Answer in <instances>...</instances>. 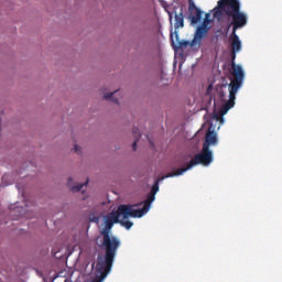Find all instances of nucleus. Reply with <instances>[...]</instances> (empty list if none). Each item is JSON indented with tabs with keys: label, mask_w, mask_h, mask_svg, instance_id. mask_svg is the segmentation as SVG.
I'll use <instances>...</instances> for the list:
<instances>
[{
	"label": "nucleus",
	"mask_w": 282,
	"mask_h": 282,
	"mask_svg": "<svg viewBox=\"0 0 282 282\" xmlns=\"http://www.w3.org/2000/svg\"><path fill=\"white\" fill-rule=\"evenodd\" d=\"M139 215L140 214L133 209V206L120 205L117 210H112L104 216V228L100 231L102 239L97 242L98 247L101 250H105L104 258L99 257L97 259V268L101 272L102 279L111 272V268H113V260L116 259V254L120 248V240L111 236V228H113V224H120V217H123V219H128L129 217L140 218L141 216Z\"/></svg>",
	"instance_id": "nucleus-1"
},
{
	"label": "nucleus",
	"mask_w": 282,
	"mask_h": 282,
	"mask_svg": "<svg viewBox=\"0 0 282 282\" xmlns=\"http://www.w3.org/2000/svg\"><path fill=\"white\" fill-rule=\"evenodd\" d=\"M229 41H231V76L234 78L228 85L229 99L223 106V115L228 113V111L235 107V100H237V91L241 89V85H243V79L246 78L243 67L235 63V58H237V52H241V40H239V35H237V31L231 32Z\"/></svg>",
	"instance_id": "nucleus-2"
},
{
	"label": "nucleus",
	"mask_w": 282,
	"mask_h": 282,
	"mask_svg": "<svg viewBox=\"0 0 282 282\" xmlns=\"http://www.w3.org/2000/svg\"><path fill=\"white\" fill-rule=\"evenodd\" d=\"M213 12L214 19L218 21L224 14L231 19L228 28L232 25V32H237L248 25V14L241 12V3H239V0H219Z\"/></svg>",
	"instance_id": "nucleus-3"
},
{
	"label": "nucleus",
	"mask_w": 282,
	"mask_h": 282,
	"mask_svg": "<svg viewBox=\"0 0 282 282\" xmlns=\"http://www.w3.org/2000/svg\"><path fill=\"white\" fill-rule=\"evenodd\" d=\"M198 164H202V166H210L213 164V151H210V148L203 147L200 153H197L187 164L186 167H181L176 170V172H170L166 174V177H175L178 175H184L186 171H191L193 166H197Z\"/></svg>",
	"instance_id": "nucleus-4"
},
{
	"label": "nucleus",
	"mask_w": 282,
	"mask_h": 282,
	"mask_svg": "<svg viewBox=\"0 0 282 282\" xmlns=\"http://www.w3.org/2000/svg\"><path fill=\"white\" fill-rule=\"evenodd\" d=\"M169 177H173V176H169ZM166 178H167V176L165 175L154 182L150 194H148L147 199L143 202V208L135 209V212L139 214V217H144V215H147L149 213V210L151 208V204H153V202H155V195H158V192L160 191V182H162V180H166Z\"/></svg>",
	"instance_id": "nucleus-5"
},
{
	"label": "nucleus",
	"mask_w": 282,
	"mask_h": 282,
	"mask_svg": "<svg viewBox=\"0 0 282 282\" xmlns=\"http://www.w3.org/2000/svg\"><path fill=\"white\" fill-rule=\"evenodd\" d=\"M191 25H197L202 21L204 11L195 6V2H191L188 7Z\"/></svg>",
	"instance_id": "nucleus-6"
},
{
	"label": "nucleus",
	"mask_w": 282,
	"mask_h": 282,
	"mask_svg": "<svg viewBox=\"0 0 282 282\" xmlns=\"http://www.w3.org/2000/svg\"><path fill=\"white\" fill-rule=\"evenodd\" d=\"M208 32H210V28H205V26L199 25L194 33V39L192 40V45L202 47V40L206 39V36H208Z\"/></svg>",
	"instance_id": "nucleus-7"
},
{
	"label": "nucleus",
	"mask_w": 282,
	"mask_h": 282,
	"mask_svg": "<svg viewBox=\"0 0 282 282\" xmlns=\"http://www.w3.org/2000/svg\"><path fill=\"white\" fill-rule=\"evenodd\" d=\"M174 34H175L177 45H175V40H173V33H171V43L174 50H186L188 46L197 47V44H193V41H186V40L180 41V33L177 31H175Z\"/></svg>",
	"instance_id": "nucleus-8"
},
{
	"label": "nucleus",
	"mask_w": 282,
	"mask_h": 282,
	"mask_svg": "<svg viewBox=\"0 0 282 282\" xmlns=\"http://www.w3.org/2000/svg\"><path fill=\"white\" fill-rule=\"evenodd\" d=\"M217 133L215 131L208 130L203 147H207V149H210V147H217Z\"/></svg>",
	"instance_id": "nucleus-9"
},
{
	"label": "nucleus",
	"mask_w": 282,
	"mask_h": 282,
	"mask_svg": "<svg viewBox=\"0 0 282 282\" xmlns=\"http://www.w3.org/2000/svg\"><path fill=\"white\" fill-rule=\"evenodd\" d=\"M174 19H175L174 29H175V32H177L180 28H184V12L181 11L178 14L175 13Z\"/></svg>",
	"instance_id": "nucleus-10"
},
{
	"label": "nucleus",
	"mask_w": 282,
	"mask_h": 282,
	"mask_svg": "<svg viewBox=\"0 0 282 282\" xmlns=\"http://www.w3.org/2000/svg\"><path fill=\"white\" fill-rule=\"evenodd\" d=\"M89 184V180L85 182V184L79 183L76 186L72 185V177L68 178V186L73 193H78L79 191H83L84 186H87Z\"/></svg>",
	"instance_id": "nucleus-11"
},
{
	"label": "nucleus",
	"mask_w": 282,
	"mask_h": 282,
	"mask_svg": "<svg viewBox=\"0 0 282 282\" xmlns=\"http://www.w3.org/2000/svg\"><path fill=\"white\" fill-rule=\"evenodd\" d=\"M118 94H120V90H115L110 94H106L104 95V100H111V102H115L116 105H118V98H116Z\"/></svg>",
	"instance_id": "nucleus-12"
},
{
	"label": "nucleus",
	"mask_w": 282,
	"mask_h": 282,
	"mask_svg": "<svg viewBox=\"0 0 282 282\" xmlns=\"http://www.w3.org/2000/svg\"><path fill=\"white\" fill-rule=\"evenodd\" d=\"M216 90L218 93L220 100L223 101L226 100V94H227L226 85L217 86Z\"/></svg>",
	"instance_id": "nucleus-13"
},
{
	"label": "nucleus",
	"mask_w": 282,
	"mask_h": 282,
	"mask_svg": "<svg viewBox=\"0 0 282 282\" xmlns=\"http://www.w3.org/2000/svg\"><path fill=\"white\" fill-rule=\"evenodd\" d=\"M210 23H213V20H210V13H206L200 26L209 28V30H210Z\"/></svg>",
	"instance_id": "nucleus-14"
},
{
	"label": "nucleus",
	"mask_w": 282,
	"mask_h": 282,
	"mask_svg": "<svg viewBox=\"0 0 282 282\" xmlns=\"http://www.w3.org/2000/svg\"><path fill=\"white\" fill-rule=\"evenodd\" d=\"M133 134L135 137V141L132 143V149H133V151H135L138 149V140H140L141 134H140L139 130H134Z\"/></svg>",
	"instance_id": "nucleus-15"
},
{
	"label": "nucleus",
	"mask_w": 282,
	"mask_h": 282,
	"mask_svg": "<svg viewBox=\"0 0 282 282\" xmlns=\"http://www.w3.org/2000/svg\"><path fill=\"white\" fill-rule=\"evenodd\" d=\"M119 224L123 226L127 230H131L133 224L130 220H119Z\"/></svg>",
	"instance_id": "nucleus-16"
},
{
	"label": "nucleus",
	"mask_w": 282,
	"mask_h": 282,
	"mask_svg": "<svg viewBox=\"0 0 282 282\" xmlns=\"http://www.w3.org/2000/svg\"><path fill=\"white\" fill-rule=\"evenodd\" d=\"M210 91H213V84H209L206 90V94L210 96Z\"/></svg>",
	"instance_id": "nucleus-17"
},
{
	"label": "nucleus",
	"mask_w": 282,
	"mask_h": 282,
	"mask_svg": "<svg viewBox=\"0 0 282 282\" xmlns=\"http://www.w3.org/2000/svg\"><path fill=\"white\" fill-rule=\"evenodd\" d=\"M75 152L80 153V148L78 145H75Z\"/></svg>",
	"instance_id": "nucleus-18"
},
{
	"label": "nucleus",
	"mask_w": 282,
	"mask_h": 282,
	"mask_svg": "<svg viewBox=\"0 0 282 282\" xmlns=\"http://www.w3.org/2000/svg\"><path fill=\"white\" fill-rule=\"evenodd\" d=\"M169 17H170V21L173 20V14L169 13Z\"/></svg>",
	"instance_id": "nucleus-19"
},
{
	"label": "nucleus",
	"mask_w": 282,
	"mask_h": 282,
	"mask_svg": "<svg viewBox=\"0 0 282 282\" xmlns=\"http://www.w3.org/2000/svg\"><path fill=\"white\" fill-rule=\"evenodd\" d=\"M188 2H189V3H191V2L193 3V0H188Z\"/></svg>",
	"instance_id": "nucleus-20"
}]
</instances>
